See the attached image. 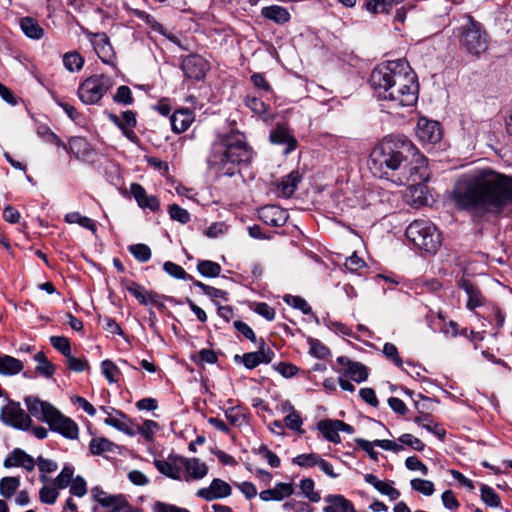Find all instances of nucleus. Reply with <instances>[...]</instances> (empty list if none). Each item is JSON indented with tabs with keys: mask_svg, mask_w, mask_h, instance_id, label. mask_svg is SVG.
<instances>
[{
	"mask_svg": "<svg viewBox=\"0 0 512 512\" xmlns=\"http://www.w3.org/2000/svg\"><path fill=\"white\" fill-rule=\"evenodd\" d=\"M196 268L198 273L205 278H216L222 271L221 265L211 260H198Z\"/></svg>",
	"mask_w": 512,
	"mask_h": 512,
	"instance_id": "nucleus-41",
	"label": "nucleus"
},
{
	"mask_svg": "<svg viewBox=\"0 0 512 512\" xmlns=\"http://www.w3.org/2000/svg\"><path fill=\"white\" fill-rule=\"evenodd\" d=\"M256 156L246 135L235 129L217 133L211 143L206 163L216 177H234L251 165Z\"/></svg>",
	"mask_w": 512,
	"mask_h": 512,
	"instance_id": "nucleus-3",
	"label": "nucleus"
},
{
	"mask_svg": "<svg viewBox=\"0 0 512 512\" xmlns=\"http://www.w3.org/2000/svg\"><path fill=\"white\" fill-rule=\"evenodd\" d=\"M231 492V486L227 482L222 479L215 478L212 480L209 487L200 488L196 495L206 501H213L215 499L228 497L231 495Z\"/></svg>",
	"mask_w": 512,
	"mask_h": 512,
	"instance_id": "nucleus-18",
	"label": "nucleus"
},
{
	"mask_svg": "<svg viewBox=\"0 0 512 512\" xmlns=\"http://www.w3.org/2000/svg\"><path fill=\"white\" fill-rule=\"evenodd\" d=\"M69 492L72 496L83 497L87 493V483L82 476H76L70 484Z\"/></svg>",
	"mask_w": 512,
	"mask_h": 512,
	"instance_id": "nucleus-64",
	"label": "nucleus"
},
{
	"mask_svg": "<svg viewBox=\"0 0 512 512\" xmlns=\"http://www.w3.org/2000/svg\"><path fill=\"white\" fill-rule=\"evenodd\" d=\"M69 154H73L77 159L86 160L92 153L93 149L86 138L81 136L71 137L67 145Z\"/></svg>",
	"mask_w": 512,
	"mask_h": 512,
	"instance_id": "nucleus-28",
	"label": "nucleus"
},
{
	"mask_svg": "<svg viewBox=\"0 0 512 512\" xmlns=\"http://www.w3.org/2000/svg\"><path fill=\"white\" fill-rule=\"evenodd\" d=\"M459 287L465 291L468 297L466 304L467 309L474 311L476 308L484 305L485 297L481 290L473 282L468 279H461Z\"/></svg>",
	"mask_w": 512,
	"mask_h": 512,
	"instance_id": "nucleus-24",
	"label": "nucleus"
},
{
	"mask_svg": "<svg viewBox=\"0 0 512 512\" xmlns=\"http://www.w3.org/2000/svg\"><path fill=\"white\" fill-rule=\"evenodd\" d=\"M168 213L172 220L178 221L181 224H187L190 221V213L177 204L169 205Z\"/></svg>",
	"mask_w": 512,
	"mask_h": 512,
	"instance_id": "nucleus-60",
	"label": "nucleus"
},
{
	"mask_svg": "<svg viewBox=\"0 0 512 512\" xmlns=\"http://www.w3.org/2000/svg\"><path fill=\"white\" fill-rule=\"evenodd\" d=\"M430 178L428 162L424 155L420 154L418 149L413 145V152L408 161H405L396 177L392 181L398 185H409L414 191L424 193L426 186L423 183Z\"/></svg>",
	"mask_w": 512,
	"mask_h": 512,
	"instance_id": "nucleus-5",
	"label": "nucleus"
},
{
	"mask_svg": "<svg viewBox=\"0 0 512 512\" xmlns=\"http://www.w3.org/2000/svg\"><path fill=\"white\" fill-rule=\"evenodd\" d=\"M113 85L114 82L110 76L95 74L80 83L77 95L86 105L98 104Z\"/></svg>",
	"mask_w": 512,
	"mask_h": 512,
	"instance_id": "nucleus-8",
	"label": "nucleus"
},
{
	"mask_svg": "<svg viewBox=\"0 0 512 512\" xmlns=\"http://www.w3.org/2000/svg\"><path fill=\"white\" fill-rule=\"evenodd\" d=\"M66 223L78 224L79 226L90 230L93 233L97 231V225L94 220L87 216L81 215L79 212L67 213L64 217Z\"/></svg>",
	"mask_w": 512,
	"mask_h": 512,
	"instance_id": "nucleus-40",
	"label": "nucleus"
},
{
	"mask_svg": "<svg viewBox=\"0 0 512 512\" xmlns=\"http://www.w3.org/2000/svg\"><path fill=\"white\" fill-rule=\"evenodd\" d=\"M91 495L97 503L92 512H131V505L123 494H109L96 486L91 489Z\"/></svg>",
	"mask_w": 512,
	"mask_h": 512,
	"instance_id": "nucleus-9",
	"label": "nucleus"
},
{
	"mask_svg": "<svg viewBox=\"0 0 512 512\" xmlns=\"http://www.w3.org/2000/svg\"><path fill=\"white\" fill-rule=\"evenodd\" d=\"M107 115L109 120L122 131V134L130 142L136 145L140 143V138L134 131V128L137 125L136 113L134 111L127 110L122 112L121 118L112 112Z\"/></svg>",
	"mask_w": 512,
	"mask_h": 512,
	"instance_id": "nucleus-14",
	"label": "nucleus"
},
{
	"mask_svg": "<svg viewBox=\"0 0 512 512\" xmlns=\"http://www.w3.org/2000/svg\"><path fill=\"white\" fill-rule=\"evenodd\" d=\"M317 429L322 433L323 437L332 443L341 442L339 430L337 428V420L324 419L317 423Z\"/></svg>",
	"mask_w": 512,
	"mask_h": 512,
	"instance_id": "nucleus-35",
	"label": "nucleus"
},
{
	"mask_svg": "<svg viewBox=\"0 0 512 512\" xmlns=\"http://www.w3.org/2000/svg\"><path fill=\"white\" fill-rule=\"evenodd\" d=\"M183 469L185 470L186 481L191 479L199 480L204 478L208 473V467L205 463L201 462L198 458H185L183 462Z\"/></svg>",
	"mask_w": 512,
	"mask_h": 512,
	"instance_id": "nucleus-26",
	"label": "nucleus"
},
{
	"mask_svg": "<svg viewBox=\"0 0 512 512\" xmlns=\"http://www.w3.org/2000/svg\"><path fill=\"white\" fill-rule=\"evenodd\" d=\"M250 80L253 86L259 91L261 97H265L267 100L275 97L274 91L262 73H254L251 75Z\"/></svg>",
	"mask_w": 512,
	"mask_h": 512,
	"instance_id": "nucleus-38",
	"label": "nucleus"
},
{
	"mask_svg": "<svg viewBox=\"0 0 512 512\" xmlns=\"http://www.w3.org/2000/svg\"><path fill=\"white\" fill-rule=\"evenodd\" d=\"M269 139L271 143L278 145H286L285 154H288L296 149L297 140L291 134L289 128L284 124H277L276 127L270 132Z\"/></svg>",
	"mask_w": 512,
	"mask_h": 512,
	"instance_id": "nucleus-21",
	"label": "nucleus"
},
{
	"mask_svg": "<svg viewBox=\"0 0 512 512\" xmlns=\"http://www.w3.org/2000/svg\"><path fill=\"white\" fill-rule=\"evenodd\" d=\"M23 363L10 355L0 354V374L15 375L21 372Z\"/></svg>",
	"mask_w": 512,
	"mask_h": 512,
	"instance_id": "nucleus-37",
	"label": "nucleus"
},
{
	"mask_svg": "<svg viewBox=\"0 0 512 512\" xmlns=\"http://www.w3.org/2000/svg\"><path fill=\"white\" fill-rule=\"evenodd\" d=\"M320 455L316 453L300 454L293 458V463L304 468H311L317 465Z\"/></svg>",
	"mask_w": 512,
	"mask_h": 512,
	"instance_id": "nucleus-62",
	"label": "nucleus"
},
{
	"mask_svg": "<svg viewBox=\"0 0 512 512\" xmlns=\"http://www.w3.org/2000/svg\"><path fill=\"white\" fill-rule=\"evenodd\" d=\"M302 180V175L299 171L294 170L290 172L288 175L283 177L278 184V191L281 196L289 198L296 191L298 184Z\"/></svg>",
	"mask_w": 512,
	"mask_h": 512,
	"instance_id": "nucleus-32",
	"label": "nucleus"
},
{
	"mask_svg": "<svg viewBox=\"0 0 512 512\" xmlns=\"http://www.w3.org/2000/svg\"><path fill=\"white\" fill-rule=\"evenodd\" d=\"M413 152V143L406 137H386L372 149L368 166L371 172L379 177L390 179L408 161Z\"/></svg>",
	"mask_w": 512,
	"mask_h": 512,
	"instance_id": "nucleus-4",
	"label": "nucleus"
},
{
	"mask_svg": "<svg viewBox=\"0 0 512 512\" xmlns=\"http://www.w3.org/2000/svg\"><path fill=\"white\" fill-rule=\"evenodd\" d=\"M416 134L421 142L435 144L442 138L440 123L421 117L417 123Z\"/></svg>",
	"mask_w": 512,
	"mask_h": 512,
	"instance_id": "nucleus-16",
	"label": "nucleus"
},
{
	"mask_svg": "<svg viewBox=\"0 0 512 512\" xmlns=\"http://www.w3.org/2000/svg\"><path fill=\"white\" fill-rule=\"evenodd\" d=\"M457 209L474 216L498 215L512 205V176L490 168L461 176L450 196Z\"/></svg>",
	"mask_w": 512,
	"mask_h": 512,
	"instance_id": "nucleus-1",
	"label": "nucleus"
},
{
	"mask_svg": "<svg viewBox=\"0 0 512 512\" xmlns=\"http://www.w3.org/2000/svg\"><path fill=\"white\" fill-rule=\"evenodd\" d=\"M50 344L65 358L71 354V344L67 337L64 336H51Z\"/></svg>",
	"mask_w": 512,
	"mask_h": 512,
	"instance_id": "nucleus-59",
	"label": "nucleus"
},
{
	"mask_svg": "<svg viewBox=\"0 0 512 512\" xmlns=\"http://www.w3.org/2000/svg\"><path fill=\"white\" fill-rule=\"evenodd\" d=\"M275 357V352L267 346L266 342L263 338L260 339L258 350L255 352H248L243 354L242 356L236 355L234 357V360L236 362L240 361L243 363V365L249 369L252 370L256 368L261 363L268 364L270 363L273 358Z\"/></svg>",
	"mask_w": 512,
	"mask_h": 512,
	"instance_id": "nucleus-13",
	"label": "nucleus"
},
{
	"mask_svg": "<svg viewBox=\"0 0 512 512\" xmlns=\"http://www.w3.org/2000/svg\"><path fill=\"white\" fill-rule=\"evenodd\" d=\"M113 101L122 105L133 104L134 98L131 89L126 85L119 86L116 93L113 95Z\"/></svg>",
	"mask_w": 512,
	"mask_h": 512,
	"instance_id": "nucleus-58",
	"label": "nucleus"
},
{
	"mask_svg": "<svg viewBox=\"0 0 512 512\" xmlns=\"http://www.w3.org/2000/svg\"><path fill=\"white\" fill-rule=\"evenodd\" d=\"M180 68L186 80L198 82L205 79L210 63L199 54H190L182 57Z\"/></svg>",
	"mask_w": 512,
	"mask_h": 512,
	"instance_id": "nucleus-11",
	"label": "nucleus"
},
{
	"mask_svg": "<svg viewBox=\"0 0 512 512\" xmlns=\"http://www.w3.org/2000/svg\"><path fill=\"white\" fill-rule=\"evenodd\" d=\"M458 39L460 48L476 59L488 50L490 43V36L484 26L471 16L458 28Z\"/></svg>",
	"mask_w": 512,
	"mask_h": 512,
	"instance_id": "nucleus-6",
	"label": "nucleus"
},
{
	"mask_svg": "<svg viewBox=\"0 0 512 512\" xmlns=\"http://www.w3.org/2000/svg\"><path fill=\"white\" fill-rule=\"evenodd\" d=\"M25 405L30 415L36 417L42 422H46L49 415L56 409L52 404L47 401H42L36 396H26L24 398Z\"/></svg>",
	"mask_w": 512,
	"mask_h": 512,
	"instance_id": "nucleus-20",
	"label": "nucleus"
},
{
	"mask_svg": "<svg viewBox=\"0 0 512 512\" xmlns=\"http://www.w3.org/2000/svg\"><path fill=\"white\" fill-rule=\"evenodd\" d=\"M184 457L170 454L167 459H155V468L163 475L174 480L182 479Z\"/></svg>",
	"mask_w": 512,
	"mask_h": 512,
	"instance_id": "nucleus-15",
	"label": "nucleus"
},
{
	"mask_svg": "<svg viewBox=\"0 0 512 512\" xmlns=\"http://www.w3.org/2000/svg\"><path fill=\"white\" fill-rule=\"evenodd\" d=\"M403 0H370L367 3V9L373 13H387L393 5Z\"/></svg>",
	"mask_w": 512,
	"mask_h": 512,
	"instance_id": "nucleus-53",
	"label": "nucleus"
},
{
	"mask_svg": "<svg viewBox=\"0 0 512 512\" xmlns=\"http://www.w3.org/2000/svg\"><path fill=\"white\" fill-rule=\"evenodd\" d=\"M307 342L309 344V353L313 357L324 360L330 356V349L320 340L309 337Z\"/></svg>",
	"mask_w": 512,
	"mask_h": 512,
	"instance_id": "nucleus-46",
	"label": "nucleus"
},
{
	"mask_svg": "<svg viewBox=\"0 0 512 512\" xmlns=\"http://www.w3.org/2000/svg\"><path fill=\"white\" fill-rule=\"evenodd\" d=\"M37 134L45 142L53 144L57 147H61L65 151H68L67 144H65L58 135H56L47 125H40L37 128Z\"/></svg>",
	"mask_w": 512,
	"mask_h": 512,
	"instance_id": "nucleus-44",
	"label": "nucleus"
},
{
	"mask_svg": "<svg viewBox=\"0 0 512 512\" xmlns=\"http://www.w3.org/2000/svg\"><path fill=\"white\" fill-rule=\"evenodd\" d=\"M3 465L5 468L22 467L31 472L35 468V459L23 449L15 448L5 458Z\"/></svg>",
	"mask_w": 512,
	"mask_h": 512,
	"instance_id": "nucleus-22",
	"label": "nucleus"
},
{
	"mask_svg": "<svg viewBox=\"0 0 512 512\" xmlns=\"http://www.w3.org/2000/svg\"><path fill=\"white\" fill-rule=\"evenodd\" d=\"M411 488L425 496H431L434 491V483L430 480L415 478L410 481Z\"/></svg>",
	"mask_w": 512,
	"mask_h": 512,
	"instance_id": "nucleus-55",
	"label": "nucleus"
},
{
	"mask_svg": "<svg viewBox=\"0 0 512 512\" xmlns=\"http://www.w3.org/2000/svg\"><path fill=\"white\" fill-rule=\"evenodd\" d=\"M315 483L311 478H304L300 481V489L309 501L317 503L320 501V494L314 491Z\"/></svg>",
	"mask_w": 512,
	"mask_h": 512,
	"instance_id": "nucleus-57",
	"label": "nucleus"
},
{
	"mask_svg": "<svg viewBox=\"0 0 512 512\" xmlns=\"http://www.w3.org/2000/svg\"><path fill=\"white\" fill-rule=\"evenodd\" d=\"M194 119L192 110L188 108L176 110L170 117L172 131L177 134L185 132L191 126Z\"/></svg>",
	"mask_w": 512,
	"mask_h": 512,
	"instance_id": "nucleus-25",
	"label": "nucleus"
},
{
	"mask_svg": "<svg viewBox=\"0 0 512 512\" xmlns=\"http://www.w3.org/2000/svg\"><path fill=\"white\" fill-rule=\"evenodd\" d=\"M481 500L489 507H499L501 505L500 496L494 491L493 488L486 484L480 487Z\"/></svg>",
	"mask_w": 512,
	"mask_h": 512,
	"instance_id": "nucleus-47",
	"label": "nucleus"
},
{
	"mask_svg": "<svg viewBox=\"0 0 512 512\" xmlns=\"http://www.w3.org/2000/svg\"><path fill=\"white\" fill-rule=\"evenodd\" d=\"M51 431L59 433L65 438L76 439L79 428L74 420L63 415L57 408L53 411L46 422Z\"/></svg>",
	"mask_w": 512,
	"mask_h": 512,
	"instance_id": "nucleus-12",
	"label": "nucleus"
},
{
	"mask_svg": "<svg viewBox=\"0 0 512 512\" xmlns=\"http://www.w3.org/2000/svg\"><path fill=\"white\" fill-rule=\"evenodd\" d=\"M390 197V192L386 190L380 188L367 189L362 194V207L370 208L377 213H384L383 207L390 200Z\"/></svg>",
	"mask_w": 512,
	"mask_h": 512,
	"instance_id": "nucleus-17",
	"label": "nucleus"
},
{
	"mask_svg": "<svg viewBox=\"0 0 512 512\" xmlns=\"http://www.w3.org/2000/svg\"><path fill=\"white\" fill-rule=\"evenodd\" d=\"M225 417L233 426H240L244 422L245 415L240 406L230 407L225 411Z\"/></svg>",
	"mask_w": 512,
	"mask_h": 512,
	"instance_id": "nucleus-63",
	"label": "nucleus"
},
{
	"mask_svg": "<svg viewBox=\"0 0 512 512\" xmlns=\"http://www.w3.org/2000/svg\"><path fill=\"white\" fill-rule=\"evenodd\" d=\"M73 475H74V468L72 466H64L62 468L61 472L58 474V476L54 480L55 487L57 489L67 488L74 479Z\"/></svg>",
	"mask_w": 512,
	"mask_h": 512,
	"instance_id": "nucleus-52",
	"label": "nucleus"
},
{
	"mask_svg": "<svg viewBox=\"0 0 512 512\" xmlns=\"http://www.w3.org/2000/svg\"><path fill=\"white\" fill-rule=\"evenodd\" d=\"M20 28L22 32L31 39L39 40L44 35V29L38 21L33 17H23L20 19Z\"/></svg>",
	"mask_w": 512,
	"mask_h": 512,
	"instance_id": "nucleus-36",
	"label": "nucleus"
},
{
	"mask_svg": "<svg viewBox=\"0 0 512 512\" xmlns=\"http://www.w3.org/2000/svg\"><path fill=\"white\" fill-rule=\"evenodd\" d=\"M118 445L105 437H93L89 442V452L94 456L115 453Z\"/></svg>",
	"mask_w": 512,
	"mask_h": 512,
	"instance_id": "nucleus-34",
	"label": "nucleus"
},
{
	"mask_svg": "<svg viewBox=\"0 0 512 512\" xmlns=\"http://www.w3.org/2000/svg\"><path fill=\"white\" fill-rule=\"evenodd\" d=\"M329 505L323 508V512H356L352 502L340 494H330L324 498Z\"/></svg>",
	"mask_w": 512,
	"mask_h": 512,
	"instance_id": "nucleus-30",
	"label": "nucleus"
},
{
	"mask_svg": "<svg viewBox=\"0 0 512 512\" xmlns=\"http://www.w3.org/2000/svg\"><path fill=\"white\" fill-rule=\"evenodd\" d=\"M128 250L141 263L148 262L151 259V249L146 244H133L128 247Z\"/></svg>",
	"mask_w": 512,
	"mask_h": 512,
	"instance_id": "nucleus-51",
	"label": "nucleus"
},
{
	"mask_svg": "<svg viewBox=\"0 0 512 512\" xmlns=\"http://www.w3.org/2000/svg\"><path fill=\"white\" fill-rule=\"evenodd\" d=\"M405 236L419 250L435 254L441 246V234L428 220H414L406 228Z\"/></svg>",
	"mask_w": 512,
	"mask_h": 512,
	"instance_id": "nucleus-7",
	"label": "nucleus"
},
{
	"mask_svg": "<svg viewBox=\"0 0 512 512\" xmlns=\"http://www.w3.org/2000/svg\"><path fill=\"white\" fill-rule=\"evenodd\" d=\"M283 299L285 303H287L288 305L292 306L295 309L300 310L303 314H312V308L304 298L300 296L286 295L284 296Z\"/></svg>",
	"mask_w": 512,
	"mask_h": 512,
	"instance_id": "nucleus-54",
	"label": "nucleus"
},
{
	"mask_svg": "<svg viewBox=\"0 0 512 512\" xmlns=\"http://www.w3.org/2000/svg\"><path fill=\"white\" fill-rule=\"evenodd\" d=\"M101 372L109 383L118 382L120 370L113 361L109 359L103 360L101 362Z\"/></svg>",
	"mask_w": 512,
	"mask_h": 512,
	"instance_id": "nucleus-50",
	"label": "nucleus"
},
{
	"mask_svg": "<svg viewBox=\"0 0 512 512\" xmlns=\"http://www.w3.org/2000/svg\"><path fill=\"white\" fill-rule=\"evenodd\" d=\"M104 423L129 436H134L136 431L133 429V423L130 418L122 411L117 410L116 416H108Z\"/></svg>",
	"mask_w": 512,
	"mask_h": 512,
	"instance_id": "nucleus-31",
	"label": "nucleus"
},
{
	"mask_svg": "<svg viewBox=\"0 0 512 512\" xmlns=\"http://www.w3.org/2000/svg\"><path fill=\"white\" fill-rule=\"evenodd\" d=\"M244 104L247 108H249L254 114H257L265 122L274 119V115L271 112L270 106L266 104L265 101L262 100L261 98L257 96L247 95L244 98Z\"/></svg>",
	"mask_w": 512,
	"mask_h": 512,
	"instance_id": "nucleus-27",
	"label": "nucleus"
},
{
	"mask_svg": "<svg viewBox=\"0 0 512 512\" xmlns=\"http://www.w3.org/2000/svg\"><path fill=\"white\" fill-rule=\"evenodd\" d=\"M369 83L378 100L390 114H400L399 109L416 105L419 83L416 73L405 59L386 61L377 65Z\"/></svg>",
	"mask_w": 512,
	"mask_h": 512,
	"instance_id": "nucleus-2",
	"label": "nucleus"
},
{
	"mask_svg": "<svg viewBox=\"0 0 512 512\" xmlns=\"http://www.w3.org/2000/svg\"><path fill=\"white\" fill-rule=\"evenodd\" d=\"M64 67L70 72H78L83 68L84 58L77 51H70L63 56Z\"/></svg>",
	"mask_w": 512,
	"mask_h": 512,
	"instance_id": "nucleus-45",
	"label": "nucleus"
},
{
	"mask_svg": "<svg viewBox=\"0 0 512 512\" xmlns=\"http://www.w3.org/2000/svg\"><path fill=\"white\" fill-rule=\"evenodd\" d=\"M294 493L292 483L279 482L273 489H267L260 492V499L263 501H281L290 497Z\"/></svg>",
	"mask_w": 512,
	"mask_h": 512,
	"instance_id": "nucleus-29",
	"label": "nucleus"
},
{
	"mask_svg": "<svg viewBox=\"0 0 512 512\" xmlns=\"http://www.w3.org/2000/svg\"><path fill=\"white\" fill-rule=\"evenodd\" d=\"M0 421L6 426L17 430L27 431L31 428L32 419L20 406V403L10 400L1 408Z\"/></svg>",
	"mask_w": 512,
	"mask_h": 512,
	"instance_id": "nucleus-10",
	"label": "nucleus"
},
{
	"mask_svg": "<svg viewBox=\"0 0 512 512\" xmlns=\"http://www.w3.org/2000/svg\"><path fill=\"white\" fill-rule=\"evenodd\" d=\"M261 15L265 19L273 21L278 25H283L290 21V13L288 10L279 5L265 6L261 9Z\"/></svg>",
	"mask_w": 512,
	"mask_h": 512,
	"instance_id": "nucleus-33",
	"label": "nucleus"
},
{
	"mask_svg": "<svg viewBox=\"0 0 512 512\" xmlns=\"http://www.w3.org/2000/svg\"><path fill=\"white\" fill-rule=\"evenodd\" d=\"M20 485V480L17 477H3L0 480V494L5 498H10L16 492Z\"/></svg>",
	"mask_w": 512,
	"mask_h": 512,
	"instance_id": "nucleus-49",
	"label": "nucleus"
},
{
	"mask_svg": "<svg viewBox=\"0 0 512 512\" xmlns=\"http://www.w3.org/2000/svg\"><path fill=\"white\" fill-rule=\"evenodd\" d=\"M260 220L271 227L284 226L288 220L287 212L277 205H267L258 210Z\"/></svg>",
	"mask_w": 512,
	"mask_h": 512,
	"instance_id": "nucleus-19",
	"label": "nucleus"
},
{
	"mask_svg": "<svg viewBox=\"0 0 512 512\" xmlns=\"http://www.w3.org/2000/svg\"><path fill=\"white\" fill-rule=\"evenodd\" d=\"M190 360L198 367H204L205 364H215L218 361V356L214 350L201 349L200 351L191 354Z\"/></svg>",
	"mask_w": 512,
	"mask_h": 512,
	"instance_id": "nucleus-42",
	"label": "nucleus"
},
{
	"mask_svg": "<svg viewBox=\"0 0 512 512\" xmlns=\"http://www.w3.org/2000/svg\"><path fill=\"white\" fill-rule=\"evenodd\" d=\"M163 269L167 274L176 279L192 280V275L188 274L180 265L174 262L166 261L163 264Z\"/></svg>",
	"mask_w": 512,
	"mask_h": 512,
	"instance_id": "nucleus-56",
	"label": "nucleus"
},
{
	"mask_svg": "<svg viewBox=\"0 0 512 512\" xmlns=\"http://www.w3.org/2000/svg\"><path fill=\"white\" fill-rule=\"evenodd\" d=\"M34 360L38 362L36 366V372L40 375L50 378L55 373L53 364L47 359L44 352L39 351L35 354Z\"/></svg>",
	"mask_w": 512,
	"mask_h": 512,
	"instance_id": "nucleus-43",
	"label": "nucleus"
},
{
	"mask_svg": "<svg viewBox=\"0 0 512 512\" xmlns=\"http://www.w3.org/2000/svg\"><path fill=\"white\" fill-rule=\"evenodd\" d=\"M67 366L71 371L74 372H84L90 369L89 362L85 357L77 358L70 354L66 357Z\"/></svg>",
	"mask_w": 512,
	"mask_h": 512,
	"instance_id": "nucleus-61",
	"label": "nucleus"
},
{
	"mask_svg": "<svg viewBox=\"0 0 512 512\" xmlns=\"http://www.w3.org/2000/svg\"><path fill=\"white\" fill-rule=\"evenodd\" d=\"M344 374L357 383H361L368 378L366 366L359 362H355L350 368L345 369Z\"/></svg>",
	"mask_w": 512,
	"mask_h": 512,
	"instance_id": "nucleus-48",
	"label": "nucleus"
},
{
	"mask_svg": "<svg viewBox=\"0 0 512 512\" xmlns=\"http://www.w3.org/2000/svg\"><path fill=\"white\" fill-rule=\"evenodd\" d=\"M130 193L140 208L149 209L152 212H157L160 209L159 199L154 195H148L144 187L139 183H132L130 185Z\"/></svg>",
	"mask_w": 512,
	"mask_h": 512,
	"instance_id": "nucleus-23",
	"label": "nucleus"
},
{
	"mask_svg": "<svg viewBox=\"0 0 512 512\" xmlns=\"http://www.w3.org/2000/svg\"><path fill=\"white\" fill-rule=\"evenodd\" d=\"M284 410L289 411V414L283 420L285 427L294 432L303 433L304 431L301 428L303 420L300 413L290 403L286 404Z\"/></svg>",
	"mask_w": 512,
	"mask_h": 512,
	"instance_id": "nucleus-39",
	"label": "nucleus"
}]
</instances>
